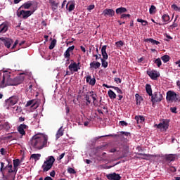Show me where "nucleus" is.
Listing matches in <instances>:
<instances>
[{
  "instance_id": "nucleus-1",
  "label": "nucleus",
  "mask_w": 180,
  "mask_h": 180,
  "mask_svg": "<svg viewBox=\"0 0 180 180\" xmlns=\"http://www.w3.org/2000/svg\"><path fill=\"white\" fill-rule=\"evenodd\" d=\"M49 138L43 134H37L34 135L30 140V146L35 150H42L44 147H47V141Z\"/></svg>"
},
{
  "instance_id": "nucleus-2",
  "label": "nucleus",
  "mask_w": 180,
  "mask_h": 180,
  "mask_svg": "<svg viewBox=\"0 0 180 180\" xmlns=\"http://www.w3.org/2000/svg\"><path fill=\"white\" fill-rule=\"evenodd\" d=\"M6 162H8V165L6 166L4 162H1L0 172H1L3 176H5L6 174L9 175V174H13V172H15V175H16V171H15V169L12 165V162H11L8 160H7Z\"/></svg>"
},
{
  "instance_id": "nucleus-3",
  "label": "nucleus",
  "mask_w": 180,
  "mask_h": 180,
  "mask_svg": "<svg viewBox=\"0 0 180 180\" xmlns=\"http://www.w3.org/2000/svg\"><path fill=\"white\" fill-rule=\"evenodd\" d=\"M56 159L53 156H49L46 158V161H44V165L41 167L43 172H47V171H50V169L53 168V165Z\"/></svg>"
},
{
  "instance_id": "nucleus-4",
  "label": "nucleus",
  "mask_w": 180,
  "mask_h": 180,
  "mask_svg": "<svg viewBox=\"0 0 180 180\" xmlns=\"http://www.w3.org/2000/svg\"><path fill=\"white\" fill-rule=\"evenodd\" d=\"M20 84H22V80L20 79V77H15L14 79H12L10 77L6 78V85H8V86L20 85Z\"/></svg>"
},
{
  "instance_id": "nucleus-5",
  "label": "nucleus",
  "mask_w": 180,
  "mask_h": 180,
  "mask_svg": "<svg viewBox=\"0 0 180 180\" xmlns=\"http://www.w3.org/2000/svg\"><path fill=\"white\" fill-rule=\"evenodd\" d=\"M155 127L160 129L162 131H167L168 127H169V120H162V121L158 124H155Z\"/></svg>"
},
{
  "instance_id": "nucleus-6",
  "label": "nucleus",
  "mask_w": 180,
  "mask_h": 180,
  "mask_svg": "<svg viewBox=\"0 0 180 180\" xmlns=\"http://www.w3.org/2000/svg\"><path fill=\"white\" fill-rule=\"evenodd\" d=\"M34 11H25V10H18L17 16L18 18H22V19H27L29 16H32Z\"/></svg>"
},
{
  "instance_id": "nucleus-7",
  "label": "nucleus",
  "mask_w": 180,
  "mask_h": 180,
  "mask_svg": "<svg viewBox=\"0 0 180 180\" xmlns=\"http://www.w3.org/2000/svg\"><path fill=\"white\" fill-rule=\"evenodd\" d=\"M19 101V97L17 96H12L8 99L5 100V103L6 105L7 109H9L10 106H14V105H16Z\"/></svg>"
},
{
  "instance_id": "nucleus-8",
  "label": "nucleus",
  "mask_w": 180,
  "mask_h": 180,
  "mask_svg": "<svg viewBox=\"0 0 180 180\" xmlns=\"http://www.w3.org/2000/svg\"><path fill=\"white\" fill-rule=\"evenodd\" d=\"M179 96L175 93V91H169L167 92L166 99L169 102H176Z\"/></svg>"
},
{
  "instance_id": "nucleus-9",
  "label": "nucleus",
  "mask_w": 180,
  "mask_h": 180,
  "mask_svg": "<svg viewBox=\"0 0 180 180\" xmlns=\"http://www.w3.org/2000/svg\"><path fill=\"white\" fill-rule=\"evenodd\" d=\"M150 96L152 103H160L162 101L164 98L160 92H154Z\"/></svg>"
},
{
  "instance_id": "nucleus-10",
  "label": "nucleus",
  "mask_w": 180,
  "mask_h": 180,
  "mask_svg": "<svg viewBox=\"0 0 180 180\" xmlns=\"http://www.w3.org/2000/svg\"><path fill=\"white\" fill-rule=\"evenodd\" d=\"M96 94H94V91L87 92L85 95V100L86 101V105H91V97L93 99L94 103H95V101H96Z\"/></svg>"
},
{
  "instance_id": "nucleus-11",
  "label": "nucleus",
  "mask_w": 180,
  "mask_h": 180,
  "mask_svg": "<svg viewBox=\"0 0 180 180\" xmlns=\"http://www.w3.org/2000/svg\"><path fill=\"white\" fill-rule=\"evenodd\" d=\"M147 74L151 79H153V81H157L158 77H160V74L157 70H148Z\"/></svg>"
},
{
  "instance_id": "nucleus-12",
  "label": "nucleus",
  "mask_w": 180,
  "mask_h": 180,
  "mask_svg": "<svg viewBox=\"0 0 180 180\" xmlns=\"http://www.w3.org/2000/svg\"><path fill=\"white\" fill-rule=\"evenodd\" d=\"M115 10L112 9V8H105L103 13L102 15H103V16L105 18H108V16L109 18H113V16L115 15Z\"/></svg>"
},
{
  "instance_id": "nucleus-13",
  "label": "nucleus",
  "mask_w": 180,
  "mask_h": 180,
  "mask_svg": "<svg viewBox=\"0 0 180 180\" xmlns=\"http://www.w3.org/2000/svg\"><path fill=\"white\" fill-rule=\"evenodd\" d=\"M68 68L70 71H74V72H78V70H80L79 63H77L74 62L68 66Z\"/></svg>"
},
{
  "instance_id": "nucleus-14",
  "label": "nucleus",
  "mask_w": 180,
  "mask_h": 180,
  "mask_svg": "<svg viewBox=\"0 0 180 180\" xmlns=\"http://www.w3.org/2000/svg\"><path fill=\"white\" fill-rule=\"evenodd\" d=\"M0 40L3 41L4 46L7 47V49H11V46H12V44H13V40L9 38H5V39L0 38Z\"/></svg>"
},
{
  "instance_id": "nucleus-15",
  "label": "nucleus",
  "mask_w": 180,
  "mask_h": 180,
  "mask_svg": "<svg viewBox=\"0 0 180 180\" xmlns=\"http://www.w3.org/2000/svg\"><path fill=\"white\" fill-rule=\"evenodd\" d=\"M107 179L109 180H120L122 179V176L120 174H117L116 173L108 174L106 175Z\"/></svg>"
},
{
  "instance_id": "nucleus-16",
  "label": "nucleus",
  "mask_w": 180,
  "mask_h": 180,
  "mask_svg": "<svg viewBox=\"0 0 180 180\" xmlns=\"http://www.w3.org/2000/svg\"><path fill=\"white\" fill-rule=\"evenodd\" d=\"M27 125L25 124H21L18 127V131L21 134L22 136H25L26 134V131H25V129H27Z\"/></svg>"
},
{
  "instance_id": "nucleus-17",
  "label": "nucleus",
  "mask_w": 180,
  "mask_h": 180,
  "mask_svg": "<svg viewBox=\"0 0 180 180\" xmlns=\"http://www.w3.org/2000/svg\"><path fill=\"white\" fill-rule=\"evenodd\" d=\"M136 155H141V158H141V160H146V161H148L150 157H157V155L146 154V153H136Z\"/></svg>"
},
{
  "instance_id": "nucleus-18",
  "label": "nucleus",
  "mask_w": 180,
  "mask_h": 180,
  "mask_svg": "<svg viewBox=\"0 0 180 180\" xmlns=\"http://www.w3.org/2000/svg\"><path fill=\"white\" fill-rule=\"evenodd\" d=\"M176 157H178V155L176 154H169L165 155V158L166 161H175V160H176Z\"/></svg>"
},
{
  "instance_id": "nucleus-19",
  "label": "nucleus",
  "mask_w": 180,
  "mask_h": 180,
  "mask_svg": "<svg viewBox=\"0 0 180 180\" xmlns=\"http://www.w3.org/2000/svg\"><path fill=\"white\" fill-rule=\"evenodd\" d=\"M108 46L104 45L102 46L101 48V54L103 56V60H108V53H106V49H107Z\"/></svg>"
},
{
  "instance_id": "nucleus-20",
  "label": "nucleus",
  "mask_w": 180,
  "mask_h": 180,
  "mask_svg": "<svg viewBox=\"0 0 180 180\" xmlns=\"http://www.w3.org/2000/svg\"><path fill=\"white\" fill-rule=\"evenodd\" d=\"M86 82L89 83V85H91L92 86H94V85L96 84V79H95V78L92 79V77L90 75H89L86 78Z\"/></svg>"
},
{
  "instance_id": "nucleus-21",
  "label": "nucleus",
  "mask_w": 180,
  "mask_h": 180,
  "mask_svg": "<svg viewBox=\"0 0 180 180\" xmlns=\"http://www.w3.org/2000/svg\"><path fill=\"white\" fill-rule=\"evenodd\" d=\"M29 106H31V108H34V109H37V103H34V100H31L27 102L25 107L29 108Z\"/></svg>"
},
{
  "instance_id": "nucleus-22",
  "label": "nucleus",
  "mask_w": 180,
  "mask_h": 180,
  "mask_svg": "<svg viewBox=\"0 0 180 180\" xmlns=\"http://www.w3.org/2000/svg\"><path fill=\"white\" fill-rule=\"evenodd\" d=\"M13 169L15 171V174L18 172V167L20 165V160L19 159H15L13 160Z\"/></svg>"
},
{
  "instance_id": "nucleus-23",
  "label": "nucleus",
  "mask_w": 180,
  "mask_h": 180,
  "mask_svg": "<svg viewBox=\"0 0 180 180\" xmlns=\"http://www.w3.org/2000/svg\"><path fill=\"white\" fill-rule=\"evenodd\" d=\"M62 136H64V129L63 127H60L56 134V140H58Z\"/></svg>"
},
{
  "instance_id": "nucleus-24",
  "label": "nucleus",
  "mask_w": 180,
  "mask_h": 180,
  "mask_svg": "<svg viewBox=\"0 0 180 180\" xmlns=\"http://www.w3.org/2000/svg\"><path fill=\"white\" fill-rule=\"evenodd\" d=\"M117 15H122V13H126L127 8L124 7H120L115 10Z\"/></svg>"
},
{
  "instance_id": "nucleus-25",
  "label": "nucleus",
  "mask_w": 180,
  "mask_h": 180,
  "mask_svg": "<svg viewBox=\"0 0 180 180\" xmlns=\"http://www.w3.org/2000/svg\"><path fill=\"white\" fill-rule=\"evenodd\" d=\"M145 41H146V43H148V41H149L150 43H152V44L156 45V46H158V44H161V43L160 41H158L153 38L146 39H145Z\"/></svg>"
},
{
  "instance_id": "nucleus-26",
  "label": "nucleus",
  "mask_w": 180,
  "mask_h": 180,
  "mask_svg": "<svg viewBox=\"0 0 180 180\" xmlns=\"http://www.w3.org/2000/svg\"><path fill=\"white\" fill-rule=\"evenodd\" d=\"M8 32V25L3 23L0 25V33H6Z\"/></svg>"
},
{
  "instance_id": "nucleus-27",
  "label": "nucleus",
  "mask_w": 180,
  "mask_h": 180,
  "mask_svg": "<svg viewBox=\"0 0 180 180\" xmlns=\"http://www.w3.org/2000/svg\"><path fill=\"white\" fill-rule=\"evenodd\" d=\"M101 67V63L93 61L90 63V68H94L95 70Z\"/></svg>"
},
{
  "instance_id": "nucleus-28",
  "label": "nucleus",
  "mask_w": 180,
  "mask_h": 180,
  "mask_svg": "<svg viewBox=\"0 0 180 180\" xmlns=\"http://www.w3.org/2000/svg\"><path fill=\"white\" fill-rule=\"evenodd\" d=\"M146 91L149 96H151V95H153V89H151V85L147 84L146 85Z\"/></svg>"
},
{
  "instance_id": "nucleus-29",
  "label": "nucleus",
  "mask_w": 180,
  "mask_h": 180,
  "mask_svg": "<svg viewBox=\"0 0 180 180\" xmlns=\"http://www.w3.org/2000/svg\"><path fill=\"white\" fill-rule=\"evenodd\" d=\"M136 105H140L143 101V97L139 94H135Z\"/></svg>"
},
{
  "instance_id": "nucleus-30",
  "label": "nucleus",
  "mask_w": 180,
  "mask_h": 180,
  "mask_svg": "<svg viewBox=\"0 0 180 180\" xmlns=\"http://www.w3.org/2000/svg\"><path fill=\"white\" fill-rule=\"evenodd\" d=\"M135 120H136L137 123H144V120H146L144 117L141 115L135 116Z\"/></svg>"
},
{
  "instance_id": "nucleus-31",
  "label": "nucleus",
  "mask_w": 180,
  "mask_h": 180,
  "mask_svg": "<svg viewBox=\"0 0 180 180\" xmlns=\"http://www.w3.org/2000/svg\"><path fill=\"white\" fill-rule=\"evenodd\" d=\"M32 5H33V4H32V1H28V2L22 4L20 6V8H22V9H30V8L32 6Z\"/></svg>"
},
{
  "instance_id": "nucleus-32",
  "label": "nucleus",
  "mask_w": 180,
  "mask_h": 180,
  "mask_svg": "<svg viewBox=\"0 0 180 180\" xmlns=\"http://www.w3.org/2000/svg\"><path fill=\"white\" fill-rule=\"evenodd\" d=\"M108 95L110 99H116V94L113 92L112 90H109L108 91Z\"/></svg>"
},
{
  "instance_id": "nucleus-33",
  "label": "nucleus",
  "mask_w": 180,
  "mask_h": 180,
  "mask_svg": "<svg viewBox=\"0 0 180 180\" xmlns=\"http://www.w3.org/2000/svg\"><path fill=\"white\" fill-rule=\"evenodd\" d=\"M3 129H5L6 131L11 130V124L9 122H6L3 124Z\"/></svg>"
},
{
  "instance_id": "nucleus-34",
  "label": "nucleus",
  "mask_w": 180,
  "mask_h": 180,
  "mask_svg": "<svg viewBox=\"0 0 180 180\" xmlns=\"http://www.w3.org/2000/svg\"><path fill=\"white\" fill-rule=\"evenodd\" d=\"M56 44H57V40H56V39L52 40L50 46L49 47V50H53V49H54V47H56Z\"/></svg>"
},
{
  "instance_id": "nucleus-35",
  "label": "nucleus",
  "mask_w": 180,
  "mask_h": 180,
  "mask_svg": "<svg viewBox=\"0 0 180 180\" xmlns=\"http://www.w3.org/2000/svg\"><path fill=\"white\" fill-rule=\"evenodd\" d=\"M40 157H41V154H32L31 155V158H33V160H35V161H38V160H40Z\"/></svg>"
},
{
  "instance_id": "nucleus-36",
  "label": "nucleus",
  "mask_w": 180,
  "mask_h": 180,
  "mask_svg": "<svg viewBox=\"0 0 180 180\" xmlns=\"http://www.w3.org/2000/svg\"><path fill=\"white\" fill-rule=\"evenodd\" d=\"M169 56L168 55H165L161 57V60L163 61V63H168L169 61Z\"/></svg>"
},
{
  "instance_id": "nucleus-37",
  "label": "nucleus",
  "mask_w": 180,
  "mask_h": 180,
  "mask_svg": "<svg viewBox=\"0 0 180 180\" xmlns=\"http://www.w3.org/2000/svg\"><path fill=\"white\" fill-rule=\"evenodd\" d=\"M162 20L163 22H169V15L168 14H164L162 16Z\"/></svg>"
},
{
  "instance_id": "nucleus-38",
  "label": "nucleus",
  "mask_w": 180,
  "mask_h": 180,
  "mask_svg": "<svg viewBox=\"0 0 180 180\" xmlns=\"http://www.w3.org/2000/svg\"><path fill=\"white\" fill-rule=\"evenodd\" d=\"M137 22H139V23H142V26H147L148 25V22L143 19L138 18Z\"/></svg>"
},
{
  "instance_id": "nucleus-39",
  "label": "nucleus",
  "mask_w": 180,
  "mask_h": 180,
  "mask_svg": "<svg viewBox=\"0 0 180 180\" xmlns=\"http://www.w3.org/2000/svg\"><path fill=\"white\" fill-rule=\"evenodd\" d=\"M71 52H69L68 50L65 51L64 53V57L65 58H68V61L70 60V57H71Z\"/></svg>"
},
{
  "instance_id": "nucleus-40",
  "label": "nucleus",
  "mask_w": 180,
  "mask_h": 180,
  "mask_svg": "<svg viewBox=\"0 0 180 180\" xmlns=\"http://www.w3.org/2000/svg\"><path fill=\"white\" fill-rule=\"evenodd\" d=\"M107 59H101V64L102 67L104 68H108V61H106Z\"/></svg>"
},
{
  "instance_id": "nucleus-41",
  "label": "nucleus",
  "mask_w": 180,
  "mask_h": 180,
  "mask_svg": "<svg viewBox=\"0 0 180 180\" xmlns=\"http://www.w3.org/2000/svg\"><path fill=\"white\" fill-rule=\"evenodd\" d=\"M155 64H157L158 67H161V65H162V63L161 62V59L160 58H157L155 60Z\"/></svg>"
},
{
  "instance_id": "nucleus-42",
  "label": "nucleus",
  "mask_w": 180,
  "mask_h": 180,
  "mask_svg": "<svg viewBox=\"0 0 180 180\" xmlns=\"http://www.w3.org/2000/svg\"><path fill=\"white\" fill-rule=\"evenodd\" d=\"M155 6L154 5H152L149 9V13H150V15H153V13H154L155 11Z\"/></svg>"
},
{
  "instance_id": "nucleus-43",
  "label": "nucleus",
  "mask_w": 180,
  "mask_h": 180,
  "mask_svg": "<svg viewBox=\"0 0 180 180\" xmlns=\"http://www.w3.org/2000/svg\"><path fill=\"white\" fill-rule=\"evenodd\" d=\"M124 43L123 42V41H118L117 42H115V46L117 47H122V46H124Z\"/></svg>"
},
{
  "instance_id": "nucleus-44",
  "label": "nucleus",
  "mask_w": 180,
  "mask_h": 180,
  "mask_svg": "<svg viewBox=\"0 0 180 180\" xmlns=\"http://www.w3.org/2000/svg\"><path fill=\"white\" fill-rule=\"evenodd\" d=\"M13 109L16 110V112H22V107H20L19 105H15L14 107H13Z\"/></svg>"
},
{
  "instance_id": "nucleus-45",
  "label": "nucleus",
  "mask_w": 180,
  "mask_h": 180,
  "mask_svg": "<svg viewBox=\"0 0 180 180\" xmlns=\"http://www.w3.org/2000/svg\"><path fill=\"white\" fill-rule=\"evenodd\" d=\"M49 4H51L52 6H56V8H58V3H56V1L54 0H50Z\"/></svg>"
},
{
  "instance_id": "nucleus-46",
  "label": "nucleus",
  "mask_w": 180,
  "mask_h": 180,
  "mask_svg": "<svg viewBox=\"0 0 180 180\" xmlns=\"http://www.w3.org/2000/svg\"><path fill=\"white\" fill-rule=\"evenodd\" d=\"M73 9H75V5L74 4H70L69 8H68V11L72 12Z\"/></svg>"
},
{
  "instance_id": "nucleus-47",
  "label": "nucleus",
  "mask_w": 180,
  "mask_h": 180,
  "mask_svg": "<svg viewBox=\"0 0 180 180\" xmlns=\"http://www.w3.org/2000/svg\"><path fill=\"white\" fill-rule=\"evenodd\" d=\"M68 172L69 174H76L77 172H75V169H74L72 167H69L68 169Z\"/></svg>"
},
{
  "instance_id": "nucleus-48",
  "label": "nucleus",
  "mask_w": 180,
  "mask_h": 180,
  "mask_svg": "<svg viewBox=\"0 0 180 180\" xmlns=\"http://www.w3.org/2000/svg\"><path fill=\"white\" fill-rule=\"evenodd\" d=\"M112 89H115V91H116L117 94H123V91H122V90L120 89L119 87H116V86H114V87L112 88Z\"/></svg>"
},
{
  "instance_id": "nucleus-49",
  "label": "nucleus",
  "mask_w": 180,
  "mask_h": 180,
  "mask_svg": "<svg viewBox=\"0 0 180 180\" xmlns=\"http://www.w3.org/2000/svg\"><path fill=\"white\" fill-rule=\"evenodd\" d=\"M99 168H100V169H109L112 168V166L100 165Z\"/></svg>"
},
{
  "instance_id": "nucleus-50",
  "label": "nucleus",
  "mask_w": 180,
  "mask_h": 180,
  "mask_svg": "<svg viewBox=\"0 0 180 180\" xmlns=\"http://www.w3.org/2000/svg\"><path fill=\"white\" fill-rule=\"evenodd\" d=\"M131 15L130 14H122L120 18L126 19V18H130Z\"/></svg>"
},
{
  "instance_id": "nucleus-51",
  "label": "nucleus",
  "mask_w": 180,
  "mask_h": 180,
  "mask_svg": "<svg viewBox=\"0 0 180 180\" xmlns=\"http://www.w3.org/2000/svg\"><path fill=\"white\" fill-rule=\"evenodd\" d=\"M172 9H174V11H180V8L176 4L172 5Z\"/></svg>"
},
{
  "instance_id": "nucleus-52",
  "label": "nucleus",
  "mask_w": 180,
  "mask_h": 180,
  "mask_svg": "<svg viewBox=\"0 0 180 180\" xmlns=\"http://www.w3.org/2000/svg\"><path fill=\"white\" fill-rule=\"evenodd\" d=\"M74 49H75V46L72 45V46L68 48L67 51L70 53H72V51H74Z\"/></svg>"
},
{
  "instance_id": "nucleus-53",
  "label": "nucleus",
  "mask_w": 180,
  "mask_h": 180,
  "mask_svg": "<svg viewBox=\"0 0 180 180\" xmlns=\"http://www.w3.org/2000/svg\"><path fill=\"white\" fill-rule=\"evenodd\" d=\"M115 82H116L117 84H122V79L119 78V77H115L114 79Z\"/></svg>"
},
{
  "instance_id": "nucleus-54",
  "label": "nucleus",
  "mask_w": 180,
  "mask_h": 180,
  "mask_svg": "<svg viewBox=\"0 0 180 180\" xmlns=\"http://www.w3.org/2000/svg\"><path fill=\"white\" fill-rule=\"evenodd\" d=\"M170 111L172 113H178V112H176V107H171Z\"/></svg>"
},
{
  "instance_id": "nucleus-55",
  "label": "nucleus",
  "mask_w": 180,
  "mask_h": 180,
  "mask_svg": "<svg viewBox=\"0 0 180 180\" xmlns=\"http://www.w3.org/2000/svg\"><path fill=\"white\" fill-rule=\"evenodd\" d=\"M65 155V153H62L59 157H58L57 160L58 161H60V160H63Z\"/></svg>"
},
{
  "instance_id": "nucleus-56",
  "label": "nucleus",
  "mask_w": 180,
  "mask_h": 180,
  "mask_svg": "<svg viewBox=\"0 0 180 180\" xmlns=\"http://www.w3.org/2000/svg\"><path fill=\"white\" fill-rule=\"evenodd\" d=\"M0 153L1 155H5L6 154V152L5 151V148H2L0 149Z\"/></svg>"
},
{
  "instance_id": "nucleus-57",
  "label": "nucleus",
  "mask_w": 180,
  "mask_h": 180,
  "mask_svg": "<svg viewBox=\"0 0 180 180\" xmlns=\"http://www.w3.org/2000/svg\"><path fill=\"white\" fill-rule=\"evenodd\" d=\"M93 57H96V60H99L101 57H102V55L101 54H98V55H93Z\"/></svg>"
},
{
  "instance_id": "nucleus-58",
  "label": "nucleus",
  "mask_w": 180,
  "mask_h": 180,
  "mask_svg": "<svg viewBox=\"0 0 180 180\" xmlns=\"http://www.w3.org/2000/svg\"><path fill=\"white\" fill-rule=\"evenodd\" d=\"M121 134H124V136H130V133L129 132H126V131H120Z\"/></svg>"
},
{
  "instance_id": "nucleus-59",
  "label": "nucleus",
  "mask_w": 180,
  "mask_h": 180,
  "mask_svg": "<svg viewBox=\"0 0 180 180\" xmlns=\"http://www.w3.org/2000/svg\"><path fill=\"white\" fill-rule=\"evenodd\" d=\"M18 44H19V41L18 39L15 40L14 44L12 46V49H15V47H16V46H18Z\"/></svg>"
},
{
  "instance_id": "nucleus-60",
  "label": "nucleus",
  "mask_w": 180,
  "mask_h": 180,
  "mask_svg": "<svg viewBox=\"0 0 180 180\" xmlns=\"http://www.w3.org/2000/svg\"><path fill=\"white\" fill-rule=\"evenodd\" d=\"M120 124H121V126H127V122L125 121H120Z\"/></svg>"
},
{
  "instance_id": "nucleus-61",
  "label": "nucleus",
  "mask_w": 180,
  "mask_h": 180,
  "mask_svg": "<svg viewBox=\"0 0 180 180\" xmlns=\"http://www.w3.org/2000/svg\"><path fill=\"white\" fill-rule=\"evenodd\" d=\"M50 175L52 176V178H54V176H56V171L53 170L51 172Z\"/></svg>"
},
{
  "instance_id": "nucleus-62",
  "label": "nucleus",
  "mask_w": 180,
  "mask_h": 180,
  "mask_svg": "<svg viewBox=\"0 0 180 180\" xmlns=\"http://www.w3.org/2000/svg\"><path fill=\"white\" fill-rule=\"evenodd\" d=\"M18 122H20V123H22V122H25V117H20L18 118Z\"/></svg>"
},
{
  "instance_id": "nucleus-63",
  "label": "nucleus",
  "mask_w": 180,
  "mask_h": 180,
  "mask_svg": "<svg viewBox=\"0 0 180 180\" xmlns=\"http://www.w3.org/2000/svg\"><path fill=\"white\" fill-rule=\"evenodd\" d=\"M95 8V5H90L88 7L89 11H92V9Z\"/></svg>"
},
{
  "instance_id": "nucleus-64",
  "label": "nucleus",
  "mask_w": 180,
  "mask_h": 180,
  "mask_svg": "<svg viewBox=\"0 0 180 180\" xmlns=\"http://www.w3.org/2000/svg\"><path fill=\"white\" fill-rule=\"evenodd\" d=\"M44 180H53V179L51 176H46Z\"/></svg>"
}]
</instances>
